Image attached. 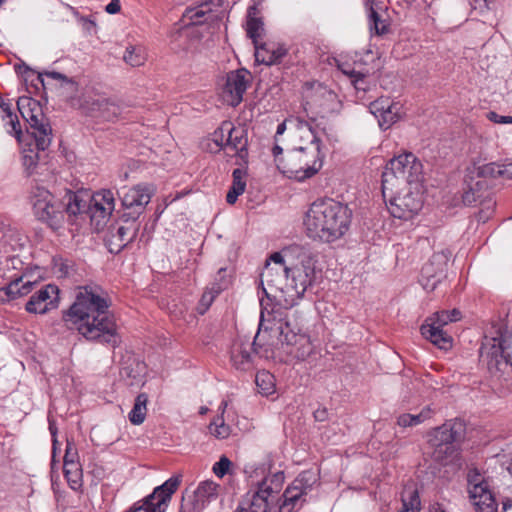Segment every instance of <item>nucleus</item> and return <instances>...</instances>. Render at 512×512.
Listing matches in <instances>:
<instances>
[{"instance_id": "obj_1", "label": "nucleus", "mask_w": 512, "mask_h": 512, "mask_svg": "<svg viewBox=\"0 0 512 512\" xmlns=\"http://www.w3.org/2000/svg\"><path fill=\"white\" fill-rule=\"evenodd\" d=\"M261 273V285L265 300L276 302L286 310L297 304L311 285L314 269L304 249L289 246L273 253Z\"/></svg>"}, {"instance_id": "obj_2", "label": "nucleus", "mask_w": 512, "mask_h": 512, "mask_svg": "<svg viewBox=\"0 0 512 512\" xmlns=\"http://www.w3.org/2000/svg\"><path fill=\"white\" fill-rule=\"evenodd\" d=\"M109 307L110 300L101 287L79 286L73 303L63 311L62 320L67 328L76 330L87 341L115 348L120 345L121 337Z\"/></svg>"}, {"instance_id": "obj_3", "label": "nucleus", "mask_w": 512, "mask_h": 512, "mask_svg": "<svg viewBox=\"0 0 512 512\" xmlns=\"http://www.w3.org/2000/svg\"><path fill=\"white\" fill-rule=\"evenodd\" d=\"M350 222L349 208L333 199L314 201L304 219L308 236L328 243L341 238L348 231Z\"/></svg>"}, {"instance_id": "obj_4", "label": "nucleus", "mask_w": 512, "mask_h": 512, "mask_svg": "<svg viewBox=\"0 0 512 512\" xmlns=\"http://www.w3.org/2000/svg\"><path fill=\"white\" fill-rule=\"evenodd\" d=\"M260 328L278 333L281 344L290 347L288 353L298 359H305L311 352L308 336L302 332L294 315L283 313L284 307L274 301L261 300Z\"/></svg>"}, {"instance_id": "obj_5", "label": "nucleus", "mask_w": 512, "mask_h": 512, "mask_svg": "<svg viewBox=\"0 0 512 512\" xmlns=\"http://www.w3.org/2000/svg\"><path fill=\"white\" fill-rule=\"evenodd\" d=\"M490 335H486L480 350L481 358L497 381H504L508 388L512 386V362L508 349L512 344V333L502 323L492 326Z\"/></svg>"}, {"instance_id": "obj_6", "label": "nucleus", "mask_w": 512, "mask_h": 512, "mask_svg": "<svg viewBox=\"0 0 512 512\" xmlns=\"http://www.w3.org/2000/svg\"><path fill=\"white\" fill-rule=\"evenodd\" d=\"M323 159L324 153L320 146L300 145L278 159L277 167L287 177L305 181L320 171Z\"/></svg>"}, {"instance_id": "obj_7", "label": "nucleus", "mask_w": 512, "mask_h": 512, "mask_svg": "<svg viewBox=\"0 0 512 512\" xmlns=\"http://www.w3.org/2000/svg\"><path fill=\"white\" fill-rule=\"evenodd\" d=\"M422 163L412 153H406L391 159L382 173V187L406 190L409 187L422 188Z\"/></svg>"}, {"instance_id": "obj_8", "label": "nucleus", "mask_w": 512, "mask_h": 512, "mask_svg": "<svg viewBox=\"0 0 512 512\" xmlns=\"http://www.w3.org/2000/svg\"><path fill=\"white\" fill-rule=\"evenodd\" d=\"M65 198L67 200L66 213L69 216H77L88 212L97 229L105 224L106 219L109 218L115 208L114 194L110 190L97 192L89 200L83 199L80 194L67 191Z\"/></svg>"}, {"instance_id": "obj_9", "label": "nucleus", "mask_w": 512, "mask_h": 512, "mask_svg": "<svg viewBox=\"0 0 512 512\" xmlns=\"http://www.w3.org/2000/svg\"><path fill=\"white\" fill-rule=\"evenodd\" d=\"M270 466L264 465L255 470L257 475H264L263 479L256 483L257 489L252 496L244 500L240 507L245 512H269L271 506L276 501L284 483V473L282 471H270Z\"/></svg>"}, {"instance_id": "obj_10", "label": "nucleus", "mask_w": 512, "mask_h": 512, "mask_svg": "<svg viewBox=\"0 0 512 512\" xmlns=\"http://www.w3.org/2000/svg\"><path fill=\"white\" fill-rule=\"evenodd\" d=\"M29 202L39 221L48 224L53 230L62 226L67 203L65 197L60 201L44 186L36 185L30 191Z\"/></svg>"}, {"instance_id": "obj_11", "label": "nucleus", "mask_w": 512, "mask_h": 512, "mask_svg": "<svg viewBox=\"0 0 512 512\" xmlns=\"http://www.w3.org/2000/svg\"><path fill=\"white\" fill-rule=\"evenodd\" d=\"M462 424L448 421L428 433V443L433 448L432 458L442 464L453 463L459 455L457 440L460 438Z\"/></svg>"}, {"instance_id": "obj_12", "label": "nucleus", "mask_w": 512, "mask_h": 512, "mask_svg": "<svg viewBox=\"0 0 512 512\" xmlns=\"http://www.w3.org/2000/svg\"><path fill=\"white\" fill-rule=\"evenodd\" d=\"M382 195L388 211L394 218L411 220L423 207L422 188L409 187L406 190L392 188L390 191L382 187Z\"/></svg>"}, {"instance_id": "obj_13", "label": "nucleus", "mask_w": 512, "mask_h": 512, "mask_svg": "<svg viewBox=\"0 0 512 512\" xmlns=\"http://www.w3.org/2000/svg\"><path fill=\"white\" fill-rule=\"evenodd\" d=\"M17 107L32 129L37 148L44 151L51 144L52 129L45 121L39 102L29 97H21L17 101Z\"/></svg>"}, {"instance_id": "obj_14", "label": "nucleus", "mask_w": 512, "mask_h": 512, "mask_svg": "<svg viewBox=\"0 0 512 512\" xmlns=\"http://www.w3.org/2000/svg\"><path fill=\"white\" fill-rule=\"evenodd\" d=\"M467 492L475 512H498V503L489 480L476 469L467 474ZM508 512H512V507Z\"/></svg>"}, {"instance_id": "obj_15", "label": "nucleus", "mask_w": 512, "mask_h": 512, "mask_svg": "<svg viewBox=\"0 0 512 512\" xmlns=\"http://www.w3.org/2000/svg\"><path fill=\"white\" fill-rule=\"evenodd\" d=\"M213 141L215 144L224 149L227 155L232 153L240 161L238 165L246 164L248 151H247V133L241 127H234L231 122H223L221 126L213 133Z\"/></svg>"}, {"instance_id": "obj_16", "label": "nucleus", "mask_w": 512, "mask_h": 512, "mask_svg": "<svg viewBox=\"0 0 512 512\" xmlns=\"http://www.w3.org/2000/svg\"><path fill=\"white\" fill-rule=\"evenodd\" d=\"M460 318L461 312L458 309L436 312L422 324L421 334L438 348L447 350L452 345V338L443 330V327Z\"/></svg>"}, {"instance_id": "obj_17", "label": "nucleus", "mask_w": 512, "mask_h": 512, "mask_svg": "<svg viewBox=\"0 0 512 512\" xmlns=\"http://www.w3.org/2000/svg\"><path fill=\"white\" fill-rule=\"evenodd\" d=\"M180 483V475L169 478L144 500L135 503L129 512H164Z\"/></svg>"}, {"instance_id": "obj_18", "label": "nucleus", "mask_w": 512, "mask_h": 512, "mask_svg": "<svg viewBox=\"0 0 512 512\" xmlns=\"http://www.w3.org/2000/svg\"><path fill=\"white\" fill-rule=\"evenodd\" d=\"M314 481L315 479L311 472L301 473L293 481L292 485L285 490L282 504L279 507L280 512H291L296 507H301L302 498L311 487V482Z\"/></svg>"}, {"instance_id": "obj_19", "label": "nucleus", "mask_w": 512, "mask_h": 512, "mask_svg": "<svg viewBox=\"0 0 512 512\" xmlns=\"http://www.w3.org/2000/svg\"><path fill=\"white\" fill-rule=\"evenodd\" d=\"M59 303V289L56 285L47 284L36 291L26 303L25 309L29 313L45 314L57 308Z\"/></svg>"}, {"instance_id": "obj_20", "label": "nucleus", "mask_w": 512, "mask_h": 512, "mask_svg": "<svg viewBox=\"0 0 512 512\" xmlns=\"http://www.w3.org/2000/svg\"><path fill=\"white\" fill-rule=\"evenodd\" d=\"M249 78L250 73L246 69L232 71L227 74L222 91L223 99L227 104L237 106L242 101Z\"/></svg>"}, {"instance_id": "obj_21", "label": "nucleus", "mask_w": 512, "mask_h": 512, "mask_svg": "<svg viewBox=\"0 0 512 512\" xmlns=\"http://www.w3.org/2000/svg\"><path fill=\"white\" fill-rule=\"evenodd\" d=\"M152 193L148 187L136 185L128 189H123L120 193L122 206L125 209L132 210L129 216L134 220L141 214L145 206L150 202Z\"/></svg>"}, {"instance_id": "obj_22", "label": "nucleus", "mask_w": 512, "mask_h": 512, "mask_svg": "<svg viewBox=\"0 0 512 512\" xmlns=\"http://www.w3.org/2000/svg\"><path fill=\"white\" fill-rule=\"evenodd\" d=\"M314 120L306 121L300 117L290 116L289 127L294 129L303 146H320L321 140L316 128L313 126Z\"/></svg>"}, {"instance_id": "obj_23", "label": "nucleus", "mask_w": 512, "mask_h": 512, "mask_svg": "<svg viewBox=\"0 0 512 512\" xmlns=\"http://www.w3.org/2000/svg\"><path fill=\"white\" fill-rule=\"evenodd\" d=\"M254 345L255 341L251 343L248 339L245 341L238 339L234 342L231 349V361L236 369L248 370L251 367V350Z\"/></svg>"}, {"instance_id": "obj_24", "label": "nucleus", "mask_w": 512, "mask_h": 512, "mask_svg": "<svg viewBox=\"0 0 512 512\" xmlns=\"http://www.w3.org/2000/svg\"><path fill=\"white\" fill-rule=\"evenodd\" d=\"M254 48L256 61L265 65L276 64L287 54V50L282 45L274 43L258 44Z\"/></svg>"}, {"instance_id": "obj_25", "label": "nucleus", "mask_w": 512, "mask_h": 512, "mask_svg": "<svg viewBox=\"0 0 512 512\" xmlns=\"http://www.w3.org/2000/svg\"><path fill=\"white\" fill-rule=\"evenodd\" d=\"M440 257L433 256L421 269V282L425 289L434 290L443 274Z\"/></svg>"}, {"instance_id": "obj_26", "label": "nucleus", "mask_w": 512, "mask_h": 512, "mask_svg": "<svg viewBox=\"0 0 512 512\" xmlns=\"http://www.w3.org/2000/svg\"><path fill=\"white\" fill-rule=\"evenodd\" d=\"M367 19L371 36H383L389 32L390 22L383 6L376 9L371 8L367 13Z\"/></svg>"}, {"instance_id": "obj_27", "label": "nucleus", "mask_w": 512, "mask_h": 512, "mask_svg": "<svg viewBox=\"0 0 512 512\" xmlns=\"http://www.w3.org/2000/svg\"><path fill=\"white\" fill-rule=\"evenodd\" d=\"M138 228L134 222H130L127 226H119L115 232H109L106 239L109 250L112 251L111 245H115L118 251L131 242L137 235Z\"/></svg>"}, {"instance_id": "obj_28", "label": "nucleus", "mask_w": 512, "mask_h": 512, "mask_svg": "<svg viewBox=\"0 0 512 512\" xmlns=\"http://www.w3.org/2000/svg\"><path fill=\"white\" fill-rule=\"evenodd\" d=\"M89 103L90 112L96 116L107 121H112L120 114V108L114 102H110L104 97L92 99Z\"/></svg>"}, {"instance_id": "obj_29", "label": "nucleus", "mask_w": 512, "mask_h": 512, "mask_svg": "<svg viewBox=\"0 0 512 512\" xmlns=\"http://www.w3.org/2000/svg\"><path fill=\"white\" fill-rule=\"evenodd\" d=\"M246 176L247 172L245 168H236L232 172V185L226 195V201L228 204H234L238 197L245 192L246 189Z\"/></svg>"}, {"instance_id": "obj_30", "label": "nucleus", "mask_w": 512, "mask_h": 512, "mask_svg": "<svg viewBox=\"0 0 512 512\" xmlns=\"http://www.w3.org/2000/svg\"><path fill=\"white\" fill-rule=\"evenodd\" d=\"M434 415V410L428 405L425 406L418 414L404 413L397 417V424L400 427H414L429 420Z\"/></svg>"}, {"instance_id": "obj_31", "label": "nucleus", "mask_w": 512, "mask_h": 512, "mask_svg": "<svg viewBox=\"0 0 512 512\" xmlns=\"http://www.w3.org/2000/svg\"><path fill=\"white\" fill-rule=\"evenodd\" d=\"M35 284L36 282H32L30 280L25 281L23 277H20L11 281L5 288H3V291L8 296V299L12 300L29 294L33 290Z\"/></svg>"}, {"instance_id": "obj_32", "label": "nucleus", "mask_w": 512, "mask_h": 512, "mask_svg": "<svg viewBox=\"0 0 512 512\" xmlns=\"http://www.w3.org/2000/svg\"><path fill=\"white\" fill-rule=\"evenodd\" d=\"M227 286L226 281L214 282L203 292L199 301L198 311L200 314H204L208 308L212 305L215 298L223 291Z\"/></svg>"}, {"instance_id": "obj_33", "label": "nucleus", "mask_w": 512, "mask_h": 512, "mask_svg": "<svg viewBox=\"0 0 512 512\" xmlns=\"http://www.w3.org/2000/svg\"><path fill=\"white\" fill-rule=\"evenodd\" d=\"M246 32L247 36L253 41L254 47H256L259 44V39L263 36L264 23L260 18L255 17L254 8L250 9L248 12Z\"/></svg>"}, {"instance_id": "obj_34", "label": "nucleus", "mask_w": 512, "mask_h": 512, "mask_svg": "<svg viewBox=\"0 0 512 512\" xmlns=\"http://www.w3.org/2000/svg\"><path fill=\"white\" fill-rule=\"evenodd\" d=\"M148 396L145 393L139 394L132 410L129 413V420L134 425H140L144 422L147 413Z\"/></svg>"}, {"instance_id": "obj_35", "label": "nucleus", "mask_w": 512, "mask_h": 512, "mask_svg": "<svg viewBox=\"0 0 512 512\" xmlns=\"http://www.w3.org/2000/svg\"><path fill=\"white\" fill-rule=\"evenodd\" d=\"M64 475L71 489L77 491L83 484V473L80 464L63 465Z\"/></svg>"}, {"instance_id": "obj_36", "label": "nucleus", "mask_w": 512, "mask_h": 512, "mask_svg": "<svg viewBox=\"0 0 512 512\" xmlns=\"http://www.w3.org/2000/svg\"><path fill=\"white\" fill-rule=\"evenodd\" d=\"M218 485L212 481L202 482L195 491V499L203 507L205 503L217 496Z\"/></svg>"}, {"instance_id": "obj_37", "label": "nucleus", "mask_w": 512, "mask_h": 512, "mask_svg": "<svg viewBox=\"0 0 512 512\" xmlns=\"http://www.w3.org/2000/svg\"><path fill=\"white\" fill-rule=\"evenodd\" d=\"M186 17L194 25H200L216 18V16L210 11L207 4L188 10Z\"/></svg>"}, {"instance_id": "obj_38", "label": "nucleus", "mask_w": 512, "mask_h": 512, "mask_svg": "<svg viewBox=\"0 0 512 512\" xmlns=\"http://www.w3.org/2000/svg\"><path fill=\"white\" fill-rule=\"evenodd\" d=\"M124 61L132 67H138L145 63L146 53L140 46H129L123 56Z\"/></svg>"}, {"instance_id": "obj_39", "label": "nucleus", "mask_w": 512, "mask_h": 512, "mask_svg": "<svg viewBox=\"0 0 512 512\" xmlns=\"http://www.w3.org/2000/svg\"><path fill=\"white\" fill-rule=\"evenodd\" d=\"M255 382L261 394L267 396L274 392V376L268 371H259L255 376Z\"/></svg>"}, {"instance_id": "obj_40", "label": "nucleus", "mask_w": 512, "mask_h": 512, "mask_svg": "<svg viewBox=\"0 0 512 512\" xmlns=\"http://www.w3.org/2000/svg\"><path fill=\"white\" fill-rule=\"evenodd\" d=\"M501 166L497 163H487L480 166H476L473 169L474 174L480 178H497L501 177Z\"/></svg>"}, {"instance_id": "obj_41", "label": "nucleus", "mask_w": 512, "mask_h": 512, "mask_svg": "<svg viewBox=\"0 0 512 512\" xmlns=\"http://www.w3.org/2000/svg\"><path fill=\"white\" fill-rule=\"evenodd\" d=\"M401 500H402V507L401 508H407L410 509L411 505L413 503V507H415V512H419L420 510V498L418 495V492L414 488H406L401 494Z\"/></svg>"}, {"instance_id": "obj_42", "label": "nucleus", "mask_w": 512, "mask_h": 512, "mask_svg": "<svg viewBox=\"0 0 512 512\" xmlns=\"http://www.w3.org/2000/svg\"><path fill=\"white\" fill-rule=\"evenodd\" d=\"M209 429L212 434L220 439H225L230 434L229 426L225 425L222 416H218L213 422H211Z\"/></svg>"}, {"instance_id": "obj_43", "label": "nucleus", "mask_w": 512, "mask_h": 512, "mask_svg": "<svg viewBox=\"0 0 512 512\" xmlns=\"http://www.w3.org/2000/svg\"><path fill=\"white\" fill-rule=\"evenodd\" d=\"M80 464L79 455L74 442L67 440L66 450L64 455V465Z\"/></svg>"}, {"instance_id": "obj_44", "label": "nucleus", "mask_w": 512, "mask_h": 512, "mask_svg": "<svg viewBox=\"0 0 512 512\" xmlns=\"http://www.w3.org/2000/svg\"><path fill=\"white\" fill-rule=\"evenodd\" d=\"M395 108H389L386 111L379 114V125L382 129H388L397 120V114L394 111Z\"/></svg>"}, {"instance_id": "obj_45", "label": "nucleus", "mask_w": 512, "mask_h": 512, "mask_svg": "<svg viewBox=\"0 0 512 512\" xmlns=\"http://www.w3.org/2000/svg\"><path fill=\"white\" fill-rule=\"evenodd\" d=\"M389 108H396L389 99L380 98L370 104V110L375 116H378Z\"/></svg>"}, {"instance_id": "obj_46", "label": "nucleus", "mask_w": 512, "mask_h": 512, "mask_svg": "<svg viewBox=\"0 0 512 512\" xmlns=\"http://www.w3.org/2000/svg\"><path fill=\"white\" fill-rule=\"evenodd\" d=\"M231 461L226 457L222 456L218 462L213 466V472L218 477H223L229 470Z\"/></svg>"}, {"instance_id": "obj_47", "label": "nucleus", "mask_w": 512, "mask_h": 512, "mask_svg": "<svg viewBox=\"0 0 512 512\" xmlns=\"http://www.w3.org/2000/svg\"><path fill=\"white\" fill-rule=\"evenodd\" d=\"M6 125L11 127V130H8L9 133H14L17 138L20 137L21 128L17 115L9 112L8 117L6 118Z\"/></svg>"}, {"instance_id": "obj_48", "label": "nucleus", "mask_w": 512, "mask_h": 512, "mask_svg": "<svg viewBox=\"0 0 512 512\" xmlns=\"http://www.w3.org/2000/svg\"><path fill=\"white\" fill-rule=\"evenodd\" d=\"M47 76V77H50L52 79H55V80H61V81H64L68 84H71V85H74V81L72 79H68L64 74H61L59 72H55V71H50V72H44V73H39L38 74V79L40 80V82L42 83V85L44 86V80H43V76Z\"/></svg>"}, {"instance_id": "obj_49", "label": "nucleus", "mask_w": 512, "mask_h": 512, "mask_svg": "<svg viewBox=\"0 0 512 512\" xmlns=\"http://www.w3.org/2000/svg\"><path fill=\"white\" fill-rule=\"evenodd\" d=\"M487 118L497 124H509L512 123V116L499 115L496 112L490 111L487 113Z\"/></svg>"}, {"instance_id": "obj_50", "label": "nucleus", "mask_w": 512, "mask_h": 512, "mask_svg": "<svg viewBox=\"0 0 512 512\" xmlns=\"http://www.w3.org/2000/svg\"><path fill=\"white\" fill-rule=\"evenodd\" d=\"M120 0H111L110 3L106 6L105 11L109 14H116L120 11Z\"/></svg>"}, {"instance_id": "obj_51", "label": "nucleus", "mask_w": 512, "mask_h": 512, "mask_svg": "<svg viewBox=\"0 0 512 512\" xmlns=\"http://www.w3.org/2000/svg\"><path fill=\"white\" fill-rule=\"evenodd\" d=\"M501 177L512 179V162L507 164H501Z\"/></svg>"}, {"instance_id": "obj_52", "label": "nucleus", "mask_w": 512, "mask_h": 512, "mask_svg": "<svg viewBox=\"0 0 512 512\" xmlns=\"http://www.w3.org/2000/svg\"><path fill=\"white\" fill-rule=\"evenodd\" d=\"M317 94H319V96L324 98L326 101H335V99H336L335 93H333L330 90L324 89V88L320 89V91Z\"/></svg>"}, {"instance_id": "obj_53", "label": "nucleus", "mask_w": 512, "mask_h": 512, "mask_svg": "<svg viewBox=\"0 0 512 512\" xmlns=\"http://www.w3.org/2000/svg\"><path fill=\"white\" fill-rule=\"evenodd\" d=\"M49 430L53 436V458H54L55 453H56V445H57L58 441L56 438L57 428L55 427V424L53 422L49 423Z\"/></svg>"}, {"instance_id": "obj_54", "label": "nucleus", "mask_w": 512, "mask_h": 512, "mask_svg": "<svg viewBox=\"0 0 512 512\" xmlns=\"http://www.w3.org/2000/svg\"><path fill=\"white\" fill-rule=\"evenodd\" d=\"M363 3H364L366 13H369L371 8L376 9V8L382 6L380 2L376 3L374 0H363Z\"/></svg>"}, {"instance_id": "obj_55", "label": "nucleus", "mask_w": 512, "mask_h": 512, "mask_svg": "<svg viewBox=\"0 0 512 512\" xmlns=\"http://www.w3.org/2000/svg\"><path fill=\"white\" fill-rule=\"evenodd\" d=\"M314 417L317 421H324L327 418V411L325 409H318L314 412Z\"/></svg>"}, {"instance_id": "obj_56", "label": "nucleus", "mask_w": 512, "mask_h": 512, "mask_svg": "<svg viewBox=\"0 0 512 512\" xmlns=\"http://www.w3.org/2000/svg\"><path fill=\"white\" fill-rule=\"evenodd\" d=\"M287 126H289V118L278 125L276 135H282L285 132Z\"/></svg>"}, {"instance_id": "obj_57", "label": "nucleus", "mask_w": 512, "mask_h": 512, "mask_svg": "<svg viewBox=\"0 0 512 512\" xmlns=\"http://www.w3.org/2000/svg\"><path fill=\"white\" fill-rule=\"evenodd\" d=\"M1 109H2V111L4 113L2 118H3V120H6V118L8 117L9 112H12L11 108H10V105L8 103H2L1 104Z\"/></svg>"}, {"instance_id": "obj_58", "label": "nucleus", "mask_w": 512, "mask_h": 512, "mask_svg": "<svg viewBox=\"0 0 512 512\" xmlns=\"http://www.w3.org/2000/svg\"><path fill=\"white\" fill-rule=\"evenodd\" d=\"M283 152L282 148L279 145H275L273 148V155L275 156V161L277 162L278 159H281L282 157H279Z\"/></svg>"}, {"instance_id": "obj_59", "label": "nucleus", "mask_w": 512, "mask_h": 512, "mask_svg": "<svg viewBox=\"0 0 512 512\" xmlns=\"http://www.w3.org/2000/svg\"><path fill=\"white\" fill-rule=\"evenodd\" d=\"M228 404L229 402L227 400H223L219 406V411H220V415L219 416H222L223 417V414L225 413L227 407H228Z\"/></svg>"}, {"instance_id": "obj_60", "label": "nucleus", "mask_w": 512, "mask_h": 512, "mask_svg": "<svg viewBox=\"0 0 512 512\" xmlns=\"http://www.w3.org/2000/svg\"><path fill=\"white\" fill-rule=\"evenodd\" d=\"M431 512H445V510L439 504H437V505L433 506Z\"/></svg>"}, {"instance_id": "obj_61", "label": "nucleus", "mask_w": 512, "mask_h": 512, "mask_svg": "<svg viewBox=\"0 0 512 512\" xmlns=\"http://www.w3.org/2000/svg\"><path fill=\"white\" fill-rule=\"evenodd\" d=\"M411 505V508L410 509H407V508H401L398 512H415V507H413V503L410 504Z\"/></svg>"}, {"instance_id": "obj_62", "label": "nucleus", "mask_w": 512, "mask_h": 512, "mask_svg": "<svg viewBox=\"0 0 512 512\" xmlns=\"http://www.w3.org/2000/svg\"><path fill=\"white\" fill-rule=\"evenodd\" d=\"M207 411H208L207 407H201L199 412H200V414L204 415L207 413Z\"/></svg>"}, {"instance_id": "obj_63", "label": "nucleus", "mask_w": 512, "mask_h": 512, "mask_svg": "<svg viewBox=\"0 0 512 512\" xmlns=\"http://www.w3.org/2000/svg\"><path fill=\"white\" fill-rule=\"evenodd\" d=\"M225 271H226V270H225V269H223V268L219 269V271H218V275L221 277V274H222L223 272H225Z\"/></svg>"}, {"instance_id": "obj_64", "label": "nucleus", "mask_w": 512, "mask_h": 512, "mask_svg": "<svg viewBox=\"0 0 512 512\" xmlns=\"http://www.w3.org/2000/svg\"><path fill=\"white\" fill-rule=\"evenodd\" d=\"M235 512H245V510H242L241 507L239 506Z\"/></svg>"}]
</instances>
